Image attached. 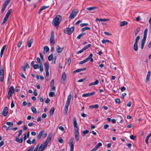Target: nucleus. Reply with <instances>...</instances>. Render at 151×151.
<instances>
[{"label":"nucleus","instance_id":"42","mask_svg":"<svg viewBox=\"0 0 151 151\" xmlns=\"http://www.w3.org/2000/svg\"><path fill=\"white\" fill-rule=\"evenodd\" d=\"M40 72H42L43 70V67L42 64H41L40 65Z\"/></svg>","mask_w":151,"mask_h":151},{"label":"nucleus","instance_id":"61","mask_svg":"<svg viewBox=\"0 0 151 151\" xmlns=\"http://www.w3.org/2000/svg\"><path fill=\"white\" fill-rule=\"evenodd\" d=\"M51 88L50 89V90L51 91H55V87L54 86H51Z\"/></svg>","mask_w":151,"mask_h":151},{"label":"nucleus","instance_id":"22","mask_svg":"<svg viewBox=\"0 0 151 151\" xmlns=\"http://www.w3.org/2000/svg\"><path fill=\"white\" fill-rule=\"evenodd\" d=\"M148 29L147 28H146L145 29L144 31V34H143V39H145V40L147 38V32Z\"/></svg>","mask_w":151,"mask_h":151},{"label":"nucleus","instance_id":"43","mask_svg":"<svg viewBox=\"0 0 151 151\" xmlns=\"http://www.w3.org/2000/svg\"><path fill=\"white\" fill-rule=\"evenodd\" d=\"M4 75H0V81L3 82L4 80Z\"/></svg>","mask_w":151,"mask_h":151},{"label":"nucleus","instance_id":"25","mask_svg":"<svg viewBox=\"0 0 151 151\" xmlns=\"http://www.w3.org/2000/svg\"><path fill=\"white\" fill-rule=\"evenodd\" d=\"M49 7V6H42L41 8L40 9L39 11V14H40V12L43 10L44 9L48 8Z\"/></svg>","mask_w":151,"mask_h":151},{"label":"nucleus","instance_id":"14","mask_svg":"<svg viewBox=\"0 0 151 151\" xmlns=\"http://www.w3.org/2000/svg\"><path fill=\"white\" fill-rule=\"evenodd\" d=\"M64 47H60V46L58 45H57L56 47V50L58 52L60 53L63 50Z\"/></svg>","mask_w":151,"mask_h":151},{"label":"nucleus","instance_id":"46","mask_svg":"<svg viewBox=\"0 0 151 151\" xmlns=\"http://www.w3.org/2000/svg\"><path fill=\"white\" fill-rule=\"evenodd\" d=\"M55 93L54 92H51L49 93V95L50 97H53L55 95Z\"/></svg>","mask_w":151,"mask_h":151},{"label":"nucleus","instance_id":"35","mask_svg":"<svg viewBox=\"0 0 151 151\" xmlns=\"http://www.w3.org/2000/svg\"><path fill=\"white\" fill-rule=\"evenodd\" d=\"M11 0H6L4 3L3 4V5L6 7L7 5L10 2Z\"/></svg>","mask_w":151,"mask_h":151},{"label":"nucleus","instance_id":"64","mask_svg":"<svg viewBox=\"0 0 151 151\" xmlns=\"http://www.w3.org/2000/svg\"><path fill=\"white\" fill-rule=\"evenodd\" d=\"M34 147H32L31 148H30L29 149H28L27 151H32L34 148Z\"/></svg>","mask_w":151,"mask_h":151},{"label":"nucleus","instance_id":"55","mask_svg":"<svg viewBox=\"0 0 151 151\" xmlns=\"http://www.w3.org/2000/svg\"><path fill=\"white\" fill-rule=\"evenodd\" d=\"M88 25V23H82L81 24H80V26L81 27H83V26H86Z\"/></svg>","mask_w":151,"mask_h":151},{"label":"nucleus","instance_id":"56","mask_svg":"<svg viewBox=\"0 0 151 151\" xmlns=\"http://www.w3.org/2000/svg\"><path fill=\"white\" fill-rule=\"evenodd\" d=\"M86 78H83L79 79L78 81V82H83L86 79Z\"/></svg>","mask_w":151,"mask_h":151},{"label":"nucleus","instance_id":"44","mask_svg":"<svg viewBox=\"0 0 151 151\" xmlns=\"http://www.w3.org/2000/svg\"><path fill=\"white\" fill-rule=\"evenodd\" d=\"M31 110L34 113H36L37 112L36 109L34 107H31Z\"/></svg>","mask_w":151,"mask_h":151},{"label":"nucleus","instance_id":"37","mask_svg":"<svg viewBox=\"0 0 151 151\" xmlns=\"http://www.w3.org/2000/svg\"><path fill=\"white\" fill-rule=\"evenodd\" d=\"M86 34L85 33H82L80 34L77 37V39H80L81 37L85 35Z\"/></svg>","mask_w":151,"mask_h":151},{"label":"nucleus","instance_id":"29","mask_svg":"<svg viewBox=\"0 0 151 151\" xmlns=\"http://www.w3.org/2000/svg\"><path fill=\"white\" fill-rule=\"evenodd\" d=\"M71 61V59L70 58H68L66 59L65 62L66 64H67L69 66L70 63Z\"/></svg>","mask_w":151,"mask_h":151},{"label":"nucleus","instance_id":"2","mask_svg":"<svg viewBox=\"0 0 151 151\" xmlns=\"http://www.w3.org/2000/svg\"><path fill=\"white\" fill-rule=\"evenodd\" d=\"M74 29V28L73 27H71L70 28H66L64 30V32L65 33L68 35L71 34Z\"/></svg>","mask_w":151,"mask_h":151},{"label":"nucleus","instance_id":"36","mask_svg":"<svg viewBox=\"0 0 151 151\" xmlns=\"http://www.w3.org/2000/svg\"><path fill=\"white\" fill-rule=\"evenodd\" d=\"M97 8V7L96 6L92 7H88L87 8V9L89 11L93 10Z\"/></svg>","mask_w":151,"mask_h":151},{"label":"nucleus","instance_id":"20","mask_svg":"<svg viewBox=\"0 0 151 151\" xmlns=\"http://www.w3.org/2000/svg\"><path fill=\"white\" fill-rule=\"evenodd\" d=\"M44 132V131L43 130H42L40 132L39 134L37 136V138L39 140L41 138V136L43 135V133Z\"/></svg>","mask_w":151,"mask_h":151},{"label":"nucleus","instance_id":"18","mask_svg":"<svg viewBox=\"0 0 151 151\" xmlns=\"http://www.w3.org/2000/svg\"><path fill=\"white\" fill-rule=\"evenodd\" d=\"M6 45H5L3 46L2 48L1 49V53H0V56L1 58H2V57L4 53V51L5 49H6Z\"/></svg>","mask_w":151,"mask_h":151},{"label":"nucleus","instance_id":"27","mask_svg":"<svg viewBox=\"0 0 151 151\" xmlns=\"http://www.w3.org/2000/svg\"><path fill=\"white\" fill-rule=\"evenodd\" d=\"M69 105V104H66L65 105V109L64 110V112L66 114L68 111V107Z\"/></svg>","mask_w":151,"mask_h":151},{"label":"nucleus","instance_id":"30","mask_svg":"<svg viewBox=\"0 0 151 151\" xmlns=\"http://www.w3.org/2000/svg\"><path fill=\"white\" fill-rule=\"evenodd\" d=\"M127 24L128 23L127 22L125 21H123L120 22V26L121 27H122L123 26L127 25Z\"/></svg>","mask_w":151,"mask_h":151},{"label":"nucleus","instance_id":"15","mask_svg":"<svg viewBox=\"0 0 151 151\" xmlns=\"http://www.w3.org/2000/svg\"><path fill=\"white\" fill-rule=\"evenodd\" d=\"M75 139L77 141H78L79 140L78 131H75Z\"/></svg>","mask_w":151,"mask_h":151},{"label":"nucleus","instance_id":"11","mask_svg":"<svg viewBox=\"0 0 151 151\" xmlns=\"http://www.w3.org/2000/svg\"><path fill=\"white\" fill-rule=\"evenodd\" d=\"M95 93V92L93 91L90 93H86L83 94L82 96L83 97H86L89 96H92L94 95Z\"/></svg>","mask_w":151,"mask_h":151},{"label":"nucleus","instance_id":"47","mask_svg":"<svg viewBox=\"0 0 151 151\" xmlns=\"http://www.w3.org/2000/svg\"><path fill=\"white\" fill-rule=\"evenodd\" d=\"M33 67L34 69H36L39 68V66L38 64L33 65Z\"/></svg>","mask_w":151,"mask_h":151},{"label":"nucleus","instance_id":"3","mask_svg":"<svg viewBox=\"0 0 151 151\" xmlns=\"http://www.w3.org/2000/svg\"><path fill=\"white\" fill-rule=\"evenodd\" d=\"M12 11L11 9H9L7 12L6 15H5V17L2 23V24H4L7 21L8 18H9V15L11 14Z\"/></svg>","mask_w":151,"mask_h":151},{"label":"nucleus","instance_id":"52","mask_svg":"<svg viewBox=\"0 0 151 151\" xmlns=\"http://www.w3.org/2000/svg\"><path fill=\"white\" fill-rule=\"evenodd\" d=\"M37 62L38 63H40V64H42V62H41V60H40V58H37Z\"/></svg>","mask_w":151,"mask_h":151},{"label":"nucleus","instance_id":"63","mask_svg":"<svg viewBox=\"0 0 151 151\" xmlns=\"http://www.w3.org/2000/svg\"><path fill=\"white\" fill-rule=\"evenodd\" d=\"M39 146V144L37 145V146H36V147L35 148L34 150L33 151H37Z\"/></svg>","mask_w":151,"mask_h":151},{"label":"nucleus","instance_id":"57","mask_svg":"<svg viewBox=\"0 0 151 151\" xmlns=\"http://www.w3.org/2000/svg\"><path fill=\"white\" fill-rule=\"evenodd\" d=\"M6 124L7 125H11L12 126L13 125V124L12 122L11 123V122H7L6 123Z\"/></svg>","mask_w":151,"mask_h":151},{"label":"nucleus","instance_id":"17","mask_svg":"<svg viewBox=\"0 0 151 151\" xmlns=\"http://www.w3.org/2000/svg\"><path fill=\"white\" fill-rule=\"evenodd\" d=\"M96 21L99 22H107L109 20V19H98V18H96Z\"/></svg>","mask_w":151,"mask_h":151},{"label":"nucleus","instance_id":"6","mask_svg":"<svg viewBox=\"0 0 151 151\" xmlns=\"http://www.w3.org/2000/svg\"><path fill=\"white\" fill-rule=\"evenodd\" d=\"M78 12V10L77 9L73 10L70 15L69 17L71 19H73L77 15Z\"/></svg>","mask_w":151,"mask_h":151},{"label":"nucleus","instance_id":"34","mask_svg":"<svg viewBox=\"0 0 151 151\" xmlns=\"http://www.w3.org/2000/svg\"><path fill=\"white\" fill-rule=\"evenodd\" d=\"M66 78V75L65 73H63L62 76L61 80L64 81Z\"/></svg>","mask_w":151,"mask_h":151},{"label":"nucleus","instance_id":"23","mask_svg":"<svg viewBox=\"0 0 151 151\" xmlns=\"http://www.w3.org/2000/svg\"><path fill=\"white\" fill-rule=\"evenodd\" d=\"M33 40L32 39H31L27 42V44L29 47H31L32 44L33 43Z\"/></svg>","mask_w":151,"mask_h":151},{"label":"nucleus","instance_id":"10","mask_svg":"<svg viewBox=\"0 0 151 151\" xmlns=\"http://www.w3.org/2000/svg\"><path fill=\"white\" fill-rule=\"evenodd\" d=\"M52 134H50L48 135L47 138V139L46 140L45 142H44L46 145H47L50 142V141L52 139Z\"/></svg>","mask_w":151,"mask_h":151},{"label":"nucleus","instance_id":"19","mask_svg":"<svg viewBox=\"0 0 151 151\" xmlns=\"http://www.w3.org/2000/svg\"><path fill=\"white\" fill-rule=\"evenodd\" d=\"M71 96H72L71 94H69L68 97L67 99V100L66 104H70L71 99Z\"/></svg>","mask_w":151,"mask_h":151},{"label":"nucleus","instance_id":"8","mask_svg":"<svg viewBox=\"0 0 151 151\" xmlns=\"http://www.w3.org/2000/svg\"><path fill=\"white\" fill-rule=\"evenodd\" d=\"M44 65L45 67L46 76L48 77L49 76V72L48 71L49 69V65L48 63L46 62L44 63Z\"/></svg>","mask_w":151,"mask_h":151},{"label":"nucleus","instance_id":"12","mask_svg":"<svg viewBox=\"0 0 151 151\" xmlns=\"http://www.w3.org/2000/svg\"><path fill=\"white\" fill-rule=\"evenodd\" d=\"M151 75V72L150 70H149L148 72L147 75L146 76L145 82L146 83H147L149 81V79L150 78V76Z\"/></svg>","mask_w":151,"mask_h":151},{"label":"nucleus","instance_id":"13","mask_svg":"<svg viewBox=\"0 0 151 151\" xmlns=\"http://www.w3.org/2000/svg\"><path fill=\"white\" fill-rule=\"evenodd\" d=\"M8 113V109L7 107H5L3 110L2 111V114L4 116H6Z\"/></svg>","mask_w":151,"mask_h":151},{"label":"nucleus","instance_id":"24","mask_svg":"<svg viewBox=\"0 0 151 151\" xmlns=\"http://www.w3.org/2000/svg\"><path fill=\"white\" fill-rule=\"evenodd\" d=\"M47 146V145H46V144L44 143V145H43V144H42L39 147V149H41L42 150H43Z\"/></svg>","mask_w":151,"mask_h":151},{"label":"nucleus","instance_id":"38","mask_svg":"<svg viewBox=\"0 0 151 151\" xmlns=\"http://www.w3.org/2000/svg\"><path fill=\"white\" fill-rule=\"evenodd\" d=\"M53 54H51L50 55H49L48 57V59L49 61H52L53 60Z\"/></svg>","mask_w":151,"mask_h":151},{"label":"nucleus","instance_id":"41","mask_svg":"<svg viewBox=\"0 0 151 151\" xmlns=\"http://www.w3.org/2000/svg\"><path fill=\"white\" fill-rule=\"evenodd\" d=\"M93 56V55L91 53L88 58L86 59V60L87 61H88L91 58H92Z\"/></svg>","mask_w":151,"mask_h":151},{"label":"nucleus","instance_id":"16","mask_svg":"<svg viewBox=\"0 0 151 151\" xmlns=\"http://www.w3.org/2000/svg\"><path fill=\"white\" fill-rule=\"evenodd\" d=\"M73 138H71L69 141V145L70 148H73L74 145H73Z\"/></svg>","mask_w":151,"mask_h":151},{"label":"nucleus","instance_id":"53","mask_svg":"<svg viewBox=\"0 0 151 151\" xmlns=\"http://www.w3.org/2000/svg\"><path fill=\"white\" fill-rule=\"evenodd\" d=\"M12 93L8 92V95H7V98L9 99H10V97H12Z\"/></svg>","mask_w":151,"mask_h":151},{"label":"nucleus","instance_id":"26","mask_svg":"<svg viewBox=\"0 0 151 151\" xmlns=\"http://www.w3.org/2000/svg\"><path fill=\"white\" fill-rule=\"evenodd\" d=\"M14 89L13 86H11L10 87L9 91L8 92L12 93H14Z\"/></svg>","mask_w":151,"mask_h":151},{"label":"nucleus","instance_id":"59","mask_svg":"<svg viewBox=\"0 0 151 151\" xmlns=\"http://www.w3.org/2000/svg\"><path fill=\"white\" fill-rule=\"evenodd\" d=\"M59 128L62 131H64V129L63 127L62 126H60L59 127Z\"/></svg>","mask_w":151,"mask_h":151},{"label":"nucleus","instance_id":"21","mask_svg":"<svg viewBox=\"0 0 151 151\" xmlns=\"http://www.w3.org/2000/svg\"><path fill=\"white\" fill-rule=\"evenodd\" d=\"M99 83V80H96L95 81L92 82V83H90L89 84L88 86H92L93 85H97Z\"/></svg>","mask_w":151,"mask_h":151},{"label":"nucleus","instance_id":"51","mask_svg":"<svg viewBox=\"0 0 151 151\" xmlns=\"http://www.w3.org/2000/svg\"><path fill=\"white\" fill-rule=\"evenodd\" d=\"M54 84V81L53 79H52L50 83V86H53Z\"/></svg>","mask_w":151,"mask_h":151},{"label":"nucleus","instance_id":"48","mask_svg":"<svg viewBox=\"0 0 151 151\" xmlns=\"http://www.w3.org/2000/svg\"><path fill=\"white\" fill-rule=\"evenodd\" d=\"M89 132V131L88 130L86 129L85 131H84L83 132V133L84 135L86 134H88Z\"/></svg>","mask_w":151,"mask_h":151},{"label":"nucleus","instance_id":"39","mask_svg":"<svg viewBox=\"0 0 151 151\" xmlns=\"http://www.w3.org/2000/svg\"><path fill=\"white\" fill-rule=\"evenodd\" d=\"M0 75H4V68L2 66L1 69H0Z\"/></svg>","mask_w":151,"mask_h":151},{"label":"nucleus","instance_id":"9","mask_svg":"<svg viewBox=\"0 0 151 151\" xmlns=\"http://www.w3.org/2000/svg\"><path fill=\"white\" fill-rule=\"evenodd\" d=\"M50 42V43H52L53 44H54L55 43L54 35L53 31H52L51 32Z\"/></svg>","mask_w":151,"mask_h":151},{"label":"nucleus","instance_id":"60","mask_svg":"<svg viewBox=\"0 0 151 151\" xmlns=\"http://www.w3.org/2000/svg\"><path fill=\"white\" fill-rule=\"evenodd\" d=\"M130 137L132 139L134 140L136 137L134 136L133 135H131L130 136Z\"/></svg>","mask_w":151,"mask_h":151},{"label":"nucleus","instance_id":"49","mask_svg":"<svg viewBox=\"0 0 151 151\" xmlns=\"http://www.w3.org/2000/svg\"><path fill=\"white\" fill-rule=\"evenodd\" d=\"M87 62V61L86 60V59H85L84 60L80 62L79 63V64L80 65H81V64H82L83 63H85Z\"/></svg>","mask_w":151,"mask_h":151},{"label":"nucleus","instance_id":"32","mask_svg":"<svg viewBox=\"0 0 151 151\" xmlns=\"http://www.w3.org/2000/svg\"><path fill=\"white\" fill-rule=\"evenodd\" d=\"M89 107L90 108L97 109L99 107V105L96 104L94 105H90L89 106Z\"/></svg>","mask_w":151,"mask_h":151},{"label":"nucleus","instance_id":"50","mask_svg":"<svg viewBox=\"0 0 151 151\" xmlns=\"http://www.w3.org/2000/svg\"><path fill=\"white\" fill-rule=\"evenodd\" d=\"M6 7V6H4V5H3V7H2V8L1 11V14H3V13Z\"/></svg>","mask_w":151,"mask_h":151},{"label":"nucleus","instance_id":"4","mask_svg":"<svg viewBox=\"0 0 151 151\" xmlns=\"http://www.w3.org/2000/svg\"><path fill=\"white\" fill-rule=\"evenodd\" d=\"M140 38V37L139 36H138L136 38L134 43L133 46L134 49V50L135 51H137L138 50L137 43Z\"/></svg>","mask_w":151,"mask_h":151},{"label":"nucleus","instance_id":"28","mask_svg":"<svg viewBox=\"0 0 151 151\" xmlns=\"http://www.w3.org/2000/svg\"><path fill=\"white\" fill-rule=\"evenodd\" d=\"M146 40V39L145 40L143 39H142V40L141 45V48L142 49L143 48Z\"/></svg>","mask_w":151,"mask_h":151},{"label":"nucleus","instance_id":"62","mask_svg":"<svg viewBox=\"0 0 151 151\" xmlns=\"http://www.w3.org/2000/svg\"><path fill=\"white\" fill-rule=\"evenodd\" d=\"M109 127V125L107 124H106L105 125H104V129H107L108 127Z\"/></svg>","mask_w":151,"mask_h":151},{"label":"nucleus","instance_id":"5","mask_svg":"<svg viewBox=\"0 0 151 151\" xmlns=\"http://www.w3.org/2000/svg\"><path fill=\"white\" fill-rule=\"evenodd\" d=\"M22 130H20L19 131V134L18 135V137H17L16 138V141L17 142H19V143H22L23 142V138H21L20 139H19V137L22 134Z\"/></svg>","mask_w":151,"mask_h":151},{"label":"nucleus","instance_id":"45","mask_svg":"<svg viewBox=\"0 0 151 151\" xmlns=\"http://www.w3.org/2000/svg\"><path fill=\"white\" fill-rule=\"evenodd\" d=\"M102 145V143L101 142H99L98 143L95 147L97 149L100 147Z\"/></svg>","mask_w":151,"mask_h":151},{"label":"nucleus","instance_id":"1","mask_svg":"<svg viewBox=\"0 0 151 151\" xmlns=\"http://www.w3.org/2000/svg\"><path fill=\"white\" fill-rule=\"evenodd\" d=\"M62 20V17L60 15H57L52 21L53 25L55 27H58L60 24Z\"/></svg>","mask_w":151,"mask_h":151},{"label":"nucleus","instance_id":"31","mask_svg":"<svg viewBox=\"0 0 151 151\" xmlns=\"http://www.w3.org/2000/svg\"><path fill=\"white\" fill-rule=\"evenodd\" d=\"M49 51V49L47 46H45L44 47V53L45 52L47 53Z\"/></svg>","mask_w":151,"mask_h":151},{"label":"nucleus","instance_id":"54","mask_svg":"<svg viewBox=\"0 0 151 151\" xmlns=\"http://www.w3.org/2000/svg\"><path fill=\"white\" fill-rule=\"evenodd\" d=\"M85 51L83 49H83H82L81 50H80L78 51L77 52V54H79V53H82L83 51Z\"/></svg>","mask_w":151,"mask_h":151},{"label":"nucleus","instance_id":"7","mask_svg":"<svg viewBox=\"0 0 151 151\" xmlns=\"http://www.w3.org/2000/svg\"><path fill=\"white\" fill-rule=\"evenodd\" d=\"M73 125L75 131H78V128L77 126V119L76 117H74L73 119Z\"/></svg>","mask_w":151,"mask_h":151},{"label":"nucleus","instance_id":"33","mask_svg":"<svg viewBox=\"0 0 151 151\" xmlns=\"http://www.w3.org/2000/svg\"><path fill=\"white\" fill-rule=\"evenodd\" d=\"M55 111V109L54 107H52L50 109V115H52L53 114Z\"/></svg>","mask_w":151,"mask_h":151},{"label":"nucleus","instance_id":"58","mask_svg":"<svg viewBox=\"0 0 151 151\" xmlns=\"http://www.w3.org/2000/svg\"><path fill=\"white\" fill-rule=\"evenodd\" d=\"M115 101L116 103L119 104L120 103V101L119 99H116L115 100Z\"/></svg>","mask_w":151,"mask_h":151},{"label":"nucleus","instance_id":"40","mask_svg":"<svg viewBox=\"0 0 151 151\" xmlns=\"http://www.w3.org/2000/svg\"><path fill=\"white\" fill-rule=\"evenodd\" d=\"M91 46V44H88V45L84 47L83 48L85 50H86L88 48L90 47Z\"/></svg>","mask_w":151,"mask_h":151}]
</instances>
